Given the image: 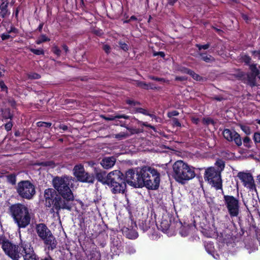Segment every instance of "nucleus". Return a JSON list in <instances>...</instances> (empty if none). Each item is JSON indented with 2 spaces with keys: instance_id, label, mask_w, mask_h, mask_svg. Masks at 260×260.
<instances>
[{
  "instance_id": "13",
  "label": "nucleus",
  "mask_w": 260,
  "mask_h": 260,
  "mask_svg": "<svg viewBox=\"0 0 260 260\" xmlns=\"http://www.w3.org/2000/svg\"><path fill=\"white\" fill-rule=\"evenodd\" d=\"M74 175L80 182L93 183L94 177L86 172L81 164L76 165L73 169Z\"/></svg>"
},
{
  "instance_id": "11",
  "label": "nucleus",
  "mask_w": 260,
  "mask_h": 260,
  "mask_svg": "<svg viewBox=\"0 0 260 260\" xmlns=\"http://www.w3.org/2000/svg\"><path fill=\"white\" fill-rule=\"evenodd\" d=\"M204 178L216 190L222 189V180L220 171L214 167H210L206 169Z\"/></svg>"
},
{
  "instance_id": "6",
  "label": "nucleus",
  "mask_w": 260,
  "mask_h": 260,
  "mask_svg": "<svg viewBox=\"0 0 260 260\" xmlns=\"http://www.w3.org/2000/svg\"><path fill=\"white\" fill-rule=\"evenodd\" d=\"M36 232L39 238L43 241L45 247L52 251L56 248L57 242L51 231L44 223L36 225Z\"/></svg>"
},
{
  "instance_id": "49",
  "label": "nucleus",
  "mask_w": 260,
  "mask_h": 260,
  "mask_svg": "<svg viewBox=\"0 0 260 260\" xmlns=\"http://www.w3.org/2000/svg\"><path fill=\"white\" fill-rule=\"evenodd\" d=\"M126 104L132 105V106H136L137 105H140V103L134 100H127L126 101Z\"/></svg>"
},
{
  "instance_id": "32",
  "label": "nucleus",
  "mask_w": 260,
  "mask_h": 260,
  "mask_svg": "<svg viewBox=\"0 0 260 260\" xmlns=\"http://www.w3.org/2000/svg\"><path fill=\"white\" fill-rule=\"evenodd\" d=\"M205 247L207 251V252L210 254H211L212 252L213 251V244L211 243H206L205 244Z\"/></svg>"
},
{
  "instance_id": "64",
  "label": "nucleus",
  "mask_w": 260,
  "mask_h": 260,
  "mask_svg": "<svg viewBox=\"0 0 260 260\" xmlns=\"http://www.w3.org/2000/svg\"><path fill=\"white\" fill-rule=\"evenodd\" d=\"M59 128L60 129H63V131H67L68 128V127L67 125H60L59 126Z\"/></svg>"
},
{
  "instance_id": "4",
  "label": "nucleus",
  "mask_w": 260,
  "mask_h": 260,
  "mask_svg": "<svg viewBox=\"0 0 260 260\" xmlns=\"http://www.w3.org/2000/svg\"><path fill=\"white\" fill-rule=\"evenodd\" d=\"M143 187L148 189H158L160 180V174L157 169L148 166L142 167Z\"/></svg>"
},
{
  "instance_id": "19",
  "label": "nucleus",
  "mask_w": 260,
  "mask_h": 260,
  "mask_svg": "<svg viewBox=\"0 0 260 260\" xmlns=\"http://www.w3.org/2000/svg\"><path fill=\"white\" fill-rule=\"evenodd\" d=\"M102 118L107 121H112L117 118H124L125 119H128L129 118V116L125 114H115L114 115H109L107 117L103 116Z\"/></svg>"
},
{
  "instance_id": "8",
  "label": "nucleus",
  "mask_w": 260,
  "mask_h": 260,
  "mask_svg": "<svg viewBox=\"0 0 260 260\" xmlns=\"http://www.w3.org/2000/svg\"><path fill=\"white\" fill-rule=\"evenodd\" d=\"M18 195L23 199L31 200L36 194V187L29 180H22L19 182L16 187Z\"/></svg>"
},
{
  "instance_id": "45",
  "label": "nucleus",
  "mask_w": 260,
  "mask_h": 260,
  "mask_svg": "<svg viewBox=\"0 0 260 260\" xmlns=\"http://www.w3.org/2000/svg\"><path fill=\"white\" fill-rule=\"evenodd\" d=\"M120 47L124 51H127L128 49V45L125 43L120 42L119 43Z\"/></svg>"
},
{
  "instance_id": "31",
  "label": "nucleus",
  "mask_w": 260,
  "mask_h": 260,
  "mask_svg": "<svg viewBox=\"0 0 260 260\" xmlns=\"http://www.w3.org/2000/svg\"><path fill=\"white\" fill-rule=\"evenodd\" d=\"M216 165L220 169L219 171H222L225 167L224 161L220 159H218L215 163Z\"/></svg>"
},
{
  "instance_id": "52",
  "label": "nucleus",
  "mask_w": 260,
  "mask_h": 260,
  "mask_svg": "<svg viewBox=\"0 0 260 260\" xmlns=\"http://www.w3.org/2000/svg\"><path fill=\"white\" fill-rule=\"evenodd\" d=\"M0 87L1 88L2 91H5L7 92L8 88L3 81H0Z\"/></svg>"
},
{
  "instance_id": "9",
  "label": "nucleus",
  "mask_w": 260,
  "mask_h": 260,
  "mask_svg": "<svg viewBox=\"0 0 260 260\" xmlns=\"http://www.w3.org/2000/svg\"><path fill=\"white\" fill-rule=\"evenodd\" d=\"M142 168H138L135 170L129 169L126 172L124 178L125 182L135 188H142Z\"/></svg>"
},
{
  "instance_id": "14",
  "label": "nucleus",
  "mask_w": 260,
  "mask_h": 260,
  "mask_svg": "<svg viewBox=\"0 0 260 260\" xmlns=\"http://www.w3.org/2000/svg\"><path fill=\"white\" fill-rule=\"evenodd\" d=\"M237 176L243 182V185L249 188L250 190L256 192V188L254 183L253 176L250 173L239 172Z\"/></svg>"
},
{
  "instance_id": "56",
  "label": "nucleus",
  "mask_w": 260,
  "mask_h": 260,
  "mask_svg": "<svg viewBox=\"0 0 260 260\" xmlns=\"http://www.w3.org/2000/svg\"><path fill=\"white\" fill-rule=\"evenodd\" d=\"M187 80V78L185 76H176L175 77L176 81H184Z\"/></svg>"
},
{
  "instance_id": "35",
  "label": "nucleus",
  "mask_w": 260,
  "mask_h": 260,
  "mask_svg": "<svg viewBox=\"0 0 260 260\" xmlns=\"http://www.w3.org/2000/svg\"><path fill=\"white\" fill-rule=\"evenodd\" d=\"M253 139L255 144L260 143V133L259 132H255L254 133Z\"/></svg>"
},
{
  "instance_id": "29",
  "label": "nucleus",
  "mask_w": 260,
  "mask_h": 260,
  "mask_svg": "<svg viewBox=\"0 0 260 260\" xmlns=\"http://www.w3.org/2000/svg\"><path fill=\"white\" fill-rule=\"evenodd\" d=\"M7 178L8 182L11 183L12 185H15L16 184V177L15 175L10 174L9 175H8Z\"/></svg>"
},
{
  "instance_id": "23",
  "label": "nucleus",
  "mask_w": 260,
  "mask_h": 260,
  "mask_svg": "<svg viewBox=\"0 0 260 260\" xmlns=\"http://www.w3.org/2000/svg\"><path fill=\"white\" fill-rule=\"evenodd\" d=\"M247 84L251 87L256 86V76L250 74H248L247 75Z\"/></svg>"
},
{
  "instance_id": "48",
  "label": "nucleus",
  "mask_w": 260,
  "mask_h": 260,
  "mask_svg": "<svg viewBox=\"0 0 260 260\" xmlns=\"http://www.w3.org/2000/svg\"><path fill=\"white\" fill-rule=\"evenodd\" d=\"M13 124L11 121H10L5 124V129L7 131H9L12 129Z\"/></svg>"
},
{
  "instance_id": "34",
  "label": "nucleus",
  "mask_w": 260,
  "mask_h": 260,
  "mask_svg": "<svg viewBox=\"0 0 260 260\" xmlns=\"http://www.w3.org/2000/svg\"><path fill=\"white\" fill-rule=\"evenodd\" d=\"M27 76L30 79H38L41 78L40 75L36 73H30L27 74Z\"/></svg>"
},
{
  "instance_id": "63",
  "label": "nucleus",
  "mask_w": 260,
  "mask_h": 260,
  "mask_svg": "<svg viewBox=\"0 0 260 260\" xmlns=\"http://www.w3.org/2000/svg\"><path fill=\"white\" fill-rule=\"evenodd\" d=\"M214 99L215 100L217 101H222L224 99V98L222 96H215L214 98Z\"/></svg>"
},
{
  "instance_id": "37",
  "label": "nucleus",
  "mask_w": 260,
  "mask_h": 260,
  "mask_svg": "<svg viewBox=\"0 0 260 260\" xmlns=\"http://www.w3.org/2000/svg\"><path fill=\"white\" fill-rule=\"evenodd\" d=\"M251 142V139L248 137H246L243 139L244 145L247 147H250V143Z\"/></svg>"
},
{
  "instance_id": "20",
  "label": "nucleus",
  "mask_w": 260,
  "mask_h": 260,
  "mask_svg": "<svg viewBox=\"0 0 260 260\" xmlns=\"http://www.w3.org/2000/svg\"><path fill=\"white\" fill-rule=\"evenodd\" d=\"M8 2H3L0 6V16L2 18H5L7 15L9 14L8 10Z\"/></svg>"
},
{
  "instance_id": "15",
  "label": "nucleus",
  "mask_w": 260,
  "mask_h": 260,
  "mask_svg": "<svg viewBox=\"0 0 260 260\" xmlns=\"http://www.w3.org/2000/svg\"><path fill=\"white\" fill-rule=\"evenodd\" d=\"M58 196L56 191L53 188H48L44 191V198L45 199V205L46 207H50L53 205L54 199Z\"/></svg>"
},
{
  "instance_id": "7",
  "label": "nucleus",
  "mask_w": 260,
  "mask_h": 260,
  "mask_svg": "<svg viewBox=\"0 0 260 260\" xmlns=\"http://www.w3.org/2000/svg\"><path fill=\"white\" fill-rule=\"evenodd\" d=\"M74 181L71 176H56L52 180L53 186L58 194H73L71 189L72 182Z\"/></svg>"
},
{
  "instance_id": "16",
  "label": "nucleus",
  "mask_w": 260,
  "mask_h": 260,
  "mask_svg": "<svg viewBox=\"0 0 260 260\" xmlns=\"http://www.w3.org/2000/svg\"><path fill=\"white\" fill-rule=\"evenodd\" d=\"M116 158L114 156L105 157L102 159L100 164L105 169H109L114 166Z\"/></svg>"
},
{
  "instance_id": "43",
  "label": "nucleus",
  "mask_w": 260,
  "mask_h": 260,
  "mask_svg": "<svg viewBox=\"0 0 260 260\" xmlns=\"http://www.w3.org/2000/svg\"><path fill=\"white\" fill-rule=\"evenodd\" d=\"M136 112L142 113L145 115L148 114V112L147 111V110L142 108H137L136 109Z\"/></svg>"
},
{
  "instance_id": "59",
  "label": "nucleus",
  "mask_w": 260,
  "mask_h": 260,
  "mask_svg": "<svg viewBox=\"0 0 260 260\" xmlns=\"http://www.w3.org/2000/svg\"><path fill=\"white\" fill-rule=\"evenodd\" d=\"M154 56H156V55H159L161 57H164L165 56V54L164 52H162V51H160V52H157V53H155L154 54Z\"/></svg>"
},
{
  "instance_id": "33",
  "label": "nucleus",
  "mask_w": 260,
  "mask_h": 260,
  "mask_svg": "<svg viewBox=\"0 0 260 260\" xmlns=\"http://www.w3.org/2000/svg\"><path fill=\"white\" fill-rule=\"evenodd\" d=\"M240 127L245 134L249 135L251 134V129L249 126L244 125H240Z\"/></svg>"
},
{
  "instance_id": "24",
  "label": "nucleus",
  "mask_w": 260,
  "mask_h": 260,
  "mask_svg": "<svg viewBox=\"0 0 260 260\" xmlns=\"http://www.w3.org/2000/svg\"><path fill=\"white\" fill-rule=\"evenodd\" d=\"M232 141H234L238 146H241L242 144L241 136L236 131L235 133H234V136H233L232 138Z\"/></svg>"
},
{
  "instance_id": "55",
  "label": "nucleus",
  "mask_w": 260,
  "mask_h": 260,
  "mask_svg": "<svg viewBox=\"0 0 260 260\" xmlns=\"http://www.w3.org/2000/svg\"><path fill=\"white\" fill-rule=\"evenodd\" d=\"M178 114H179L178 112H177V111H173L168 113V117H171L172 116H177Z\"/></svg>"
},
{
  "instance_id": "26",
  "label": "nucleus",
  "mask_w": 260,
  "mask_h": 260,
  "mask_svg": "<svg viewBox=\"0 0 260 260\" xmlns=\"http://www.w3.org/2000/svg\"><path fill=\"white\" fill-rule=\"evenodd\" d=\"M250 70L251 71V75L257 76L259 78L260 76V70L256 67V64H252L249 66Z\"/></svg>"
},
{
  "instance_id": "25",
  "label": "nucleus",
  "mask_w": 260,
  "mask_h": 260,
  "mask_svg": "<svg viewBox=\"0 0 260 260\" xmlns=\"http://www.w3.org/2000/svg\"><path fill=\"white\" fill-rule=\"evenodd\" d=\"M90 260H101V253L99 250L96 249L92 250L90 254Z\"/></svg>"
},
{
  "instance_id": "60",
  "label": "nucleus",
  "mask_w": 260,
  "mask_h": 260,
  "mask_svg": "<svg viewBox=\"0 0 260 260\" xmlns=\"http://www.w3.org/2000/svg\"><path fill=\"white\" fill-rule=\"evenodd\" d=\"M148 85V89H156V87L154 86V85L152 83H148L147 84Z\"/></svg>"
},
{
  "instance_id": "47",
  "label": "nucleus",
  "mask_w": 260,
  "mask_h": 260,
  "mask_svg": "<svg viewBox=\"0 0 260 260\" xmlns=\"http://www.w3.org/2000/svg\"><path fill=\"white\" fill-rule=\"evenodd\" d=\"M52 51L54 54H55L57 56H60L61 50L57 46H54L52 48Z\"/></svg>"
},
{
  "instance_id": "39",
  "label": "nucleus",
  "mask_w": 260,
  "mask_h": 260,
  "mask_svg": "<svg viewBox=\"0 0 260 260\" xmlns=\"http://www.w3.org/2000/svg\"><path fill=\"white\" fill-rule=\"evenodd\" d=\"M196 47L198 48L199 50H201L202 49L206 50L208 49L210 46V44L207 43L205 45H200V44H196Z\"/></svg>"
},
{
  "instance_id": "42",
  "label": "nucleus",
  "mask_w": 260,
  "mask_h": 260,
  "mask_svg": "<svg viewBox=\"0 0 260 260\" xmlns=\"http://www.w3.org/2000/svg\"><path fill=\"white\" fill-rule=\"evenodd\" d=\"M9 240L7 239L3 234H0V244H2V248L4 243L8 242Z\"/></svg>"
},
{
  "instance_id": "28",
  "label": "nucleus",
  "mask_w": 260,
  "mask_h": 260,
  "mask_svg": "<svg viewBox=\"0 0 260 260\" xmlns=\"http://www.w3.org/2000/svg\"><path fill=\"white\" fill-rule=\"evenodd\" d=\"M50 39L48 38L46 35H42L40 36V37L38 39V40L36 41V43L37 44H41V43L49 41Z\"/></svg>"
},
{
  "instance_id": "44",
  "label": "nucleus",
  "mask_w": 260,
  "mask_h": 260,
  "mask_svg": "<svg viewBox=\"0 0 260 260\" xmlns=\"http://www.w3.org/2000/svg\"><path fill=\"white\" fill-rule=\"evenodd\" d=\"M13 117V115L11 114L9 110H8L5 112V113L4 114L3 117L5 119H10V120L12 119Z\"/></svg>"
},
{
  "instance_id": "22",
  "label": "nucleus",
  "mask_w": 260,
  "mask_h": 260,
  "mask_svg": "<svg viewBox=\"0 0 260 260\" xmlns=\"http://www.w3.org/2000/svg\"><path fill=\"white\" fill-rule=\"evenodd\" d=\"M235 132V131H231L229 129H225L223 132V136L228 141L232 142V138Z\"/></svg>"
},
{
  "instance_id": "62",
  "label": "nucleus",
  "mask_w": 260,
  "mask_h": 260,
  "mask_svg": "<svg viewBox=\"0 0 260 260\" xmlns=\"http://www.w3.org/2000/svg\"><path fill=\"white\" fill-rule=\"evenodd\" d=\"M142 124L146 127H150L151 128H152V129H153L154 131L155 130V128L153 126H152L150 124H148L146 122H143L142 123Z\"/></svg>"
},
{
  "instance_id": "36",
  "label": "nucleus",
  "mask_w": 260,
  "mask_h": 260,
  "mask_svg": "<svg viewBox=\"0 0 260 260\" xmlns=\"http://www.w3.org/2000/svg\"><path fill=\"white\" fill-rule=\"evenodd\" d=\"M189 69L188 68H186L184 67H182V66H178L176 68V71H178V72H180V73H183V74H187V72L188 71Z\"/></svg>"
},
{
  "instance_id": "46",
  "label": "nucleus",
  "mask_w": 260,
  "mask_h": 260,
  "mask_svg": "<svg viewBox=\"0 0 260 260\" xmlns=\"http://www.w3.org/2000/svg\"><path fill=\"white\" fill-rule=\"evenodd\" d=\"M242 59H243V61L247 64H248L250 63L251 58L248 55H244L242 57Z\"/></svg>"
},
{
  "instance_id": "30",
  "label": "nucleus",
  "mask_w": 260,
  "mask_h": 260,
  "mask_svg": "<svg viewBox=\"0 0 260 260\" xmlns=\"http://www.w3.org/2000/svg\"><path fill=\"white\" fill-rule=\"evenodd\" d=\"M7 32L9 34H14V35H16L18 33V29L13 25H11L10 27H8L7 28Z\"/></svg>"
},
{
  "instance_id": "61",
  "label": "nucleus",
  "mask_w": 260,
  "mask_h": 260,
  "mask_svg": "<svg viewBox=\"0 0 260 260\" xmlns=\"http://www.w3.org/2000/svg\"><path fill=\"white\" fill-rule=\"evenodd\" d=\"M195 74H196V73L194 72L193 71H192L190 69H188L186 74H188V75H190L192 77H193V76L195 75Z\"/></svg>"
},
{
  "instance_id": "41",
  "label": "nucleus",
  "mask_w": 260,
  "mask_h": 260,
  "mask_svg": "<svg viewBox=\"0 0 260 260\" xmlns=\"http://www.w3.org/2000/svg\"><path fill=\"white\" fill-rule=\"evenodd\" d=\"M137 85L138 86L141 87L142 88L145 89H148V85L145 82L142 81H137Z\"/></svg>"
},
{
  "instance_id": "12",
  "label": "nucleus",
  "mask_w": 260,
  "mask_h": 260,
  "mask_svg": "<svg viewBox=\"0 0 260 260\" xmlns=\"http://www.w3.org/2000/svg\"><path fill=\"white\" fill-rule=\"evenodd\" d=\"M223 201L229 215L231 217H237L240 213V202L239 197L233 196L224 195Z\"/></svg>"
},
{
  "instance_id": "51",
  "label": "nucleus",
  "mask_w": 260,
  "mask_h": 260,
  "mask_svg": "<svg viewBox=\"0 0 260 260\" xmlns=\"http://www.w3.org/2000/svg\"><path fill=\"white\" fill-rule=\"evenodd\" d=\"M149 79H151V80H155V81H158V82H165V79L164 78H158V77H154V76H149Z\"/></svg>"
},
{
  "instance_id": "53",
  "label": "nucleus",
  "mask_w": 260,
  "mask_h": 260,
  "mask_svg": "<svg viewBox=\"0 0 260 260\" xmlns=\"http://www.w3.org/2000/svg\"><path fill=\"white\" fill-rule=\"evenodd\" d=\"M173 125L174 126L180 127L181 126V124L178 119L177 118H173L172 119Z\"/></svg>"
},
{
  "instance_id": "40",
  "label": "nucleus",
  "mask_w": 260,
  "mask_h": 260,
  "mask_svg": "<svg viewBox=\"0 0 260 260\" xmlns=\"http://www.w3.org/2000/svg\"><path fill=\"white\" fill-rule=\"evenodd\" d=\"M30 51L36 55H43L44 51L42 49H30Z\"/></svg>"
},
{
  "instance_id": "21",
  "label": "nucleus",
  "mask_w": 260,
  "mask_h": 260,
  "mask_svg": "<svg viewBox=\"0 0 260 260\" xmlns=\"http://www.w3.org/2000/svg\"><path fill=\"white\" fill-rule=\"evenodd\" d=\"M199 54L201 59L206 62L210 63L215 61V58L211 55H207L206 53H200Z\"/></svg>"
},
{
  "instance_id": "38",
  "label": "nucleus",
  "mask_w": 260,
  "mask_h": 260,
  "mask_svg": "<svg viewBox=\"0 0 260 260\" xmlns=\"http://www.w3.org/2000/svg\"><path fill=\"white\" fill-rule=\"evenodd\" d=\"M51 125H52V123L50 122L40 121L37 123V125L39 127H49L51 126Z\"/></svg>"
},
{
  "instance_id": "17",
  "label": "nucleus",
  "mask_w": 260,
  "mask_h": 260,
  "mask_svg": "<svg viewBox=\"0 0 260 260\" xmlns=\"http://www.w3.org/2000/svg\"><path fill=\"white\" fill-rule=\"evenodd\" d=\"M95 176L96 180L101 182L103 184H108V174L105 171L96 170L95 172Z\"/></svg>"
},
{
  "instance_id": "57",
  "label": "nucleus",
  "mask_w": 260,
  "mask_h": 260,
  "mask_svg": "<svg viewBox=\"0 0 260 260\" xmlns=\"http://www.w3.org/2000/svg\"><path fill=\"white\" fill-rule=\"evenodd\" d=\"M103 49L107 53H108L110 51V50L111 49L110 47L108 45H104L103 46Z\"/></svg>"
},
{
  "instance_id": "54",
  "label": "nucleus",
  "mask_w": 260,
  "mask_h": 260,
  "mask_svg": "<svg viewBox=\"0 0 260 260\" xmlns=\"http://www.w3.org/2000/svg\"><path fill=\"white\" fill-rule=\"evenodd\" d=\"M194 80H197V81H203L204 80V78L200 76L199 75L197 74H195V75L193 76V77H192Z\"/></svg>"
},
{
  "instance_id": "58",
  "label": "nucleus",
  "mask_w": 260,
  "mask_h": 260,
  "mask_svg": "<svg viewBox=\"0 0 260 260\" xmlns=\"http://www.w3.org/2000/svg\"><path fill=\"white\" fill-rule=\"evenodd\" d=\"M252 55L255 57H260V50L252 51Z\"/></svg>"
},
{
  "instance_id": "1",
  "label": "nucleus",
  "mask_w": 260,
  "mask_h": 260,
  "mask_svg": "<svg viewBox=\"0 0 260 260\" xmlns=\"http://www.w3.org/2000/svg\"><path fill=\"white\" fill-rule=\"evenodd\" d=\"M2 249L13 260H19L22 257L24 260H38V256L28 243L21 242L18 245L9 241L4 244Z\"/></svg>"
},
{
  "instance_id": "2",
  "label": "nucleus",
  "mask_w": 260,
  "mask_h": 260,
  "mask_svg": "<svg viewBox=\"0 0 260 260\" xmlns=\"http://www.w3.org/2000/svg\"><path fill=\"white\" fill-rule=\"evenodd\" d=\"M9 212L19 229L25 228L30 224L31 217L25 205L20 203L13 204L9 207Z\"/></svg>"
},
{
  "instance_id": "27",
  "label": "nucleus",
  "mask_w": 260,
  "mask_h": 260,
  "mask_svg": "<svg viewBox=\"0 0 260 260\" xmlns=\"http://www.w3.org/2000/svg\"><path fill=\"white\" fill-rule=\"evenodd\" d=\"M151 222L150 220H145L144 222L142 223V224L140 225L141 229L144 231H147L150 228L151 226Z\"/></svg>"
},
{
  "instance_id": "3",
  "label": "nucleus",
  "mask_w": 260,
  "mask_h": 260,
  "mask_svg": "<svg viewBox=\"0 0 260 260\" xmlns=\"http://www.w3.org/2000/svg\"><path fill=\"white\" fill-rule=\"evenodd\" d=\"M173 177L175 180L184 184L195 177L193 168L188 166L182 160L176 161L173 166Z\"/></svg>"
},
{
  "instance_id": "50",
  "label": "nucleus",
  "mask_w": 260,
  "mask_h": 260,
  "mask_svg": "<svg viewBox=\"0 0 260 260\" xmlns=\"http://www.w3.org/2000/svg\"><path fill=\"white\" fill-rule=\"evenodd\" d=\"M10 38H13V37L11 36L7 32L4 33V34H2V35H1V38L3 40H6L9 39Z\"/></svg>"
},
{
  "instance_id": "5",
  "label": "nucleus",
  "mask_w": 260,
  "mask_h": 260,
  "mask_svg": "<svg viewBox=\"0 0 260 260\" xmlns=\"http://www.w3.org/2000/svg\"><path fill=\"white\" fill-rule=\"evenodd\" d=\"M112 187V192L114 193H124L126 185L123 174L118 170L110 172L108 174V184Z\"/></svg>"
},
{
  "instance_id": "18",
  "label": "nucleus",
  "mask_w": 260,
  "mask_h": 260,
  "mask_svg": "<svg viewBox=\"0 0 260 260\" xmlns=\"http://www.w3.org/2000/svg\"><path fill=\"white\" fill-rule=\"evenodd\" d=\"M169 217L163 216L158 228L164 232L167 231L170 226V220Z\"/></svg>"
},
{
  "instance_id": "10",
  "label": "nucleus",
  "mask_w": 260,
  "mask_h": 260,
  "mask_svg": "<svg viewBox=\"0 0 260 260\" xmlns=\"http://www.w3.org/2000/svg\"><path fill=\"white\" fill-rule=\"evenodd\" d=\"M74 200L73 194H58L54 199L53 207L57 211L60 209H66L69 211L71 210L72 207V202Z\"/></svg>"
}]
</instances>
